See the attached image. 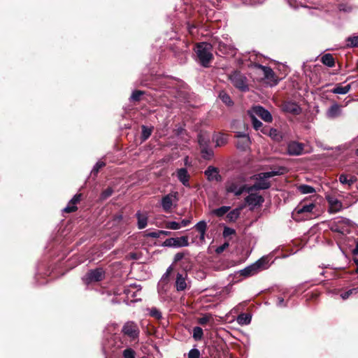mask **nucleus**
Here are the masks:
<instances>
[{
  "label": "nucleus",
  "mask_w": 358,
  "mask_h": 358,
  "mask_svg": "<svg viewBox=\"0 0 358 358\" xmlns=\"http://www.w3.org/2000/svg\"><path fill=\"white\" fill-rule=\"evenodd\" d=\"M299 190L303 194H310L315 192L314 187L308 185H302L299 187Z\"/></svg>",
  "instance_id": "obj_45"
},
{
  "label": "nucleus",
  "mask_w": 358,
  "mask_h": 358,
  "mask_svg": "<svg viewBox=\"0 0 358 358\" xmlns=\"http://www.w3.org/2000/svg\"><path fill=\"white\" fill-rule=\"evenodd\" d=\"M186 254L188 255L189 252H178V253H176L175 255V256H174V262L177 263V262H180V260H182L185 257Z\"/></svg>",
  "instance_id": "obj_56"
},
{
  "label": "nucleus",
  "mask_w": 358,
  "mask_h": 358,
  "mask_svg": "<svg viewBox=\"0 0 358 358\" xmlns=\"http://www.w3.org/2000/svg\"><path fill=\"white\" fill-rule=\"evenodd\" d=\"M200 352L198 349L194 348L189 350L188 353V358H199Z\"/></svg>",
  "instance_id": "obj_53"
},
{
  "label": "nucleus",
  "mask_w": 358,
  "mask_h": 358,
  "mask_svg": "<svg viewBox=\"0 0 358 358\" xmlns=\"http://www.w3.org/2000/svg\"><path fill=\"white\" fill-rule=\"evenodd\" d=\"M113 192H114V190L111 187H107L106 189L103 190L102 192L101 193L99 199L101 201H104V200L107 199L108 197H110L113 194Z\"/></svg>",
  "instance_id": "obj_38"
},
{
  "label": "nucleus",
  "mask_w": 358,
  "mask_h": 358,
  "mask_svg": "<svg viewBox=\"0 0 358 358\" xmlns=\"http://www.w3.org/2000/svg\"><path fill=\"white\" fill-rule=\"evenodd\" d=\"M228 247H229V243H224L222 245H220L219 247H217V249L215 250V252L217 254H220L222 252H224L225 250V249L227 248Z\"/></svg>",
  "instance_id": "obj_60"
},
{
  "label": "nucleus",
  "mask_w": 358,
  "mask_h": 358,
  "mask_svg": "<svg viewBox=\"0 0 358 358\" xmlns=\"http://www.w3.org/2000/svg\"><path fill=\"white\" fill-rule=\"evenodd\" d=\"M144 94H145L144 91L138 90H134L132 92L130 99L131 101L138 102L141 99V96L143 95Z\"/></svg>",
  "instance_id": "obj_41"
},
{
  "label": "nucleus",
  "mask_w": 358,
  "mask_h": 358,
  "mask_svg": "<svg viewBox=\"0 0 358 358\" xmlns=\"http://www.w3.org/2000/svg\"><path fill=\"white\" fill-rule=\"evenodd\" d=\"M338 8L340 11L344 13H351L353 10V6L348 3H341L338 4Z\"/></svg>",
  "instance_id": "obj_40"
},
{
  "label": "nucleus",
  "mask_w": 358,
  "mask_h": 358,
  "mask_svg": "<svg viewBox=\"0 0 358 358\" xmlns=\"http://www.w3.org/2000/svg\"><path fill=\"white\" fill-rule=\"evenodd\" d=\"M257 273L258 271L256 269L253 264L240 271V275L244 277H249Z\"/></svg>",
  "instance_id": "obj_28"
},
{
  "label": "nucleus",
  "mask_w": 358,
  "mask_h": 358,
  "mask_svg": "<svg viewBox=\"0 0 358 358\" xmlns=\"http://www.w3.org/2000/svg\"><path fill=\"white\" fill-rule=\"evenodd\" d=\"M245 182V178L243 176H238L227 181L225 189L227 193H233L234 196H238V192L243 183Z\"/></svg>",
  "instance_id": "obj_5"
},
{
  "label": "nucleus",
  "mask_w": 358,
  "mask_h": 358,
  "mask_svg": "<svg viewBox=\"0 0 358 358\" xmlns=\"http://www.w3.org/2000/svg\"><path fill=\"white\" fill-rule=\"evenodd\" d=\"M83 197V194L79 193L73 196V197L69 201L70 204H75L76 206L79 203Z\"/></svg>",
  "instance_id": "obj_52"
},
{
  "label": "nucleus",
  "mask_w": 358,
  "mask_h": 358,
  "mask_svg": "<svg viewBox=\"0 0 358 358\" xmlns=\"http://www.w3.org/2000/svg\"><path fill=\"white\" fill-rule=\"evenodd\" d=\"M173 241H174V238H167L163 242L162 245L164 247L175 248L174 242H173Z\"/></svg>",
  "instance_id": "obj_55"
},
{
  "label": "nucleus",
  "mask_w": 358,
  "mask_h": 358,
  "mask_svg": "<svg viewBox=\"0 0 358 358\" xmlns=\"http://www.w3.org/2000/svg\"><path fill=\"white\" fill-rule=\"evenodd\" d=\"M350 85H348L345 87L337 85L336 87L332 89L331 92L334 94H345L350 91Z\"/></svg>",
  "instance_id": "obj_32"
},
{
  "label": "nucleus",
  "mask_w": 358,
  "mask_h": 358,
  "mask_svg": "<svg viewBox=\"0 0 358 358\" xmlns=\"http://www.w3.org/2000/svg\"><path fill=\"white\" fill-rule=\"evenodd\" d=\"M339 182L341 183V184H343V185H348V176L344 174V173H342L339 176Z\"/></svg>",
  "instance_id": "obj_59"
},
{
  "label": "nucleus",
  "mask_w": 358,
  "mask_h": 358,
  "mask_svg": "<svg viewBox=\"0 0 358 358\" xmlns=\"http://www.w3.org/2000/svg\"><path fill=\"white\" fill-rule=\"evenodd\" d=\"M149 315L150 317L156 319L157 320H160L162 318V315L161 311L155 307L151 308L150 310Z\"/></svg>",
  "instance_id": "obj_39"
},
{
  "label": "nucleus",
  "mask_w": 358,
  "mask_h": 358,
  "mask_svg": "<svg viewBox=\"0 0 358 358\" xmlns=\"http://www.w3.org/2000/svg\"><path fill=\"white\" fill-rule=\"evenodd\" d=\"M314 208H315V205L312 202H310L309 203H300L294 210L293 215L294 217V219L297 220V215L311 213Z\"/></svg>",
  "instance_id": "obj_10"
},
{
  "label": "nucleus",
  "mask_w": 358,
  "mask_h": 358,
  "mask_svg": "<svg viewBox=\"0 0 358 358\" xmlns=\"http://www.w3.org/2000/svg\"><path fill=\"white\" fill-rule=\"evenodd\" d=\"M136 352L131 348H127L122 352L124 358H136Z\"/></svg>",
  "instance_id": "obj_43"
},
{
  "label": "nucleus",
  "mask_w": 358,
  "mask_h": 358,
  "mask_svg": "<svg viewBox=\"0 0 358 358\" xmlns=\"http://www.w3.org/2000/svg\"><path fill=\"white\" fill-rule=\"evenodd\" d=\"M175 248L187 247L189 245L187 236H182L179 238H174Z\"/></svg>",
  "instance_id": "obj_27"
},
{
  "label": "nucleus",
  "mask_w": 358,
  "mask_h": 358,
  "mask_svg": "<svg viewBox=\"0 0 358 358\" xmlns=\"http://www.w3.org/2000/svg\"><path fill=\"white\" fill-rule=\"evenodd\" d=\"M248 115L250 118L253 128L257 131L259 130L263 126L262 122L256 117V115L250 113L249 110H248Z\"/></svg>",
  "instance_id": "obj_31"
},
{
  "label": "nucleus",
  "mask_w": 358,
  "mask_h": 358,
  "mask_svg": "<svg viewBox=\"0 0 358 358\" xmlns=\"http://www.w3.org/2000/svg\"><path fill=\"white\" fill-rule=\"evenodd\" d=\"M236 231L234 229H231L228 227H225L223 231V236L224 237H228L231 235L235 234Z\"/></svg>",
  "instance_id": "obj_54"
},
{
  "label": "nucleus",
  "mask_w": 358,
  "mask_h": 358,
  "mask_svg": "<svg viewBox=\"0 0 358 358\" xmlns=\"http://www.w3.org/2000/svg\"><path fill=\"white\" fill-rule=\"evenodd\" d=\"M173 271V268L172 266H170L167 269L166 273L163 275L162 278V281L164 283H167L169 281V277L171 273Z\"/></svg>",
  "instance_id": "obj_48"
},
{
  "label": "nucleus",
  "mask_w": 358,
  "mask_h": 358,
  "mask_svg": "<svg viewBox=\"0 0 358 358\" xmlns=\"http://www.w3.org/2000/svg\"><path fill=\"white\" fill-rule=\"evenodd\" d=\"M321 62L328 67H334L335 66V59L330 53L324 54L321 57Z\"/></svg>",
  "instance_id": "obj_24"
},
{
  "label": "nucleus",
  "mask_w": 358,
  "mask_h": 358,
  "mask_svg": "<svg viewBox=\"0 0 358 358\" xmlns=\"http://www.w3.org/2000/svg\"><path fill=\"white\" fill-rule=\"evenodd\" d=\"M341 114V106L336 103H334L327 111V117L331 119L338 117Z\"/></svg>",
  "instance_id": "obj_18"
},
{
  "label": "nucleus",
  "mask_w": 358,
  "mask_h": 358,
  "mask_svg": "<svg viewBox=\"0 0 358 358\" xmlns=\"http://www.w3.org/2000/svg\"><path fill=\"white\" fill-rule=\"evenodd\" d=\"M187 276V274H185V276H183L182 273H178L176 276V287L177 291H183L187 287V283L185 281V278Z\"/></svg>",
  "instance_id": "obj_19"
},
{
  "label": "nucleus",
  "mask_w": 358,
  "mask_h": 358,
  "mask_svg": "<svg viewBox=\"0 0 358 358\" xmlns=\"http://www.w3.org/2000/svg\"><path fill=\"white\" fill-rule=\"evenodd\" d=\"M173 195L167 194L162 199V206L165 212H170L173 206Z\"/></svg>",
  "instance_id": "obj_20"
},
{
  "label": "nucleus",
  "mask_w": 358,
  "mask_h": 358,
  "mask_svg": "<svg viewBox=\"0 0 358 358\" xmlns=\"http://www.w3.org/2000/svg\"><path fill=\"white\" fill-rule=\"evenodd\" d=\"M251 321V316L248 314L242 313L237 317V322L241 325H245L250 324Z\"/></svg>",
  "instance_id": "obj_34"
},
{
  "label": "nucleus",
  "mask_w": 358,
  "mask_h": 358,
  "mask_svg": "<svg viewBox=\"0 0 358 358\" xmlns=\"http://www.w3.org/2000/svg\"><path fill=\"white\" fill-rule=\"evenodd\" d=\"M106 164L103 162H98L95 166H94L92 173L94 176H96V174L99 173V170L105 166Z\"/></svg>",
  "instance_id": "obj_50"
},
{
  "label": "nucleus",
  "mask_w": 358,
  "mask_h": 358,
  "mask_svg": "<svg viewBox=\"0 0 358 358\" xmlns=\"http://www.w3.org/2000/svg\"><path fill=\"white\" fill-rule=\"evenodd\" d=\"M219 98L222 100V101L224 103H225L228 106H232L234 104V102L231 100L230 96L224 91H222L220 92Z\"/></svg>",
  "instance_id": "obj_33"
},
{
  "label": "nucleus",
  "mask_w": 358,
  "mask_h": 358,
  "mask_svg": "<svg viewBox=\"0 0 358 358\" xmlns=\"http://www.w3.org/2000/svg\"><path fill=\"white\" fill-rule=\"evenodd\" d=\"M236 136L238 138L236 143L237 148L245 150L250 144L249 136L248 134L238 132Z\"/></svg>",
  "instance_id": "obj_14"
},
{
  "label": "nucleus",
  "mask_w": 358,
  "mask_h": 358,
  "mask_svg": "<svg viewBox=\"0 0 358 358\" xmlns=\"http://www.w3.org/2000/svg\"><path fill=\"white\" fill-rule=\"evenodd\" d=\"M352 255H358V241L356 243L355 248L352 251Z\"/></svg>",
  "instance_id": "obj_64"
},
{
  "label": "nucleus",
  "mask_w": 358,
  "mask_h": 358,
  "mask_svg": "<svg viewBox=\"0 0 358 358\" xmlns=\"http://www.w3.org/2000/svg\"><path fill=\"white\" fill-rule=\"evenodd\" d=\"M250 188H251V185H246L244 182L242 184L241 187L239 189V191L236 193L238 194V196H241L244 192H248L250 194V193H252L253 192H255V190H250Z\"/></svg>",
  "instance_id": "obj_46"
},
{
  "label": "nucleus",
  "mask_w": 358,
  "mask_h": 358,
  "mask_svg": "<svg viewBox=\"0 0 358 358\" xmlns=\"http://www.w3.org/2000/svg\"><path fill=\"white\" fill-rule=\"evenodd\" d=\"M303 143L292 141L287 145V152L292 156L300 155L303 152Z\"/></svg>",
  "instance_id": "obj_13"
},
{
  "label": "nucleus",
  "mask_w": 358,
  "mask_h": 358,
  "mask_svg": "<svg viewBox=\"0 0 358 358\" xmlns=\"http://www.w3.org/2000/svg\"><path fill=\"white\" fill-rule=\"evenodd\" d=\"M136 217L138 220L137 226L139 229H143L146 227L148 224V217L146 215L143 214L141 211L136 213Z\"/></svg>",
  "instance_id": "obj_21"
},
{
  "label": "nucleus",
  "mask_w": 358,
  "mask_h": 358,
  "mask_svg": "<svg viewBox=\"0 0 358 358\" xmlns=\"http://www.w3.org/2000/svg\"><path fill=\"white\" fill-rule=\"evenodd\" d=\"M329 203L330 204V207H329L330 213H337L339 210H341L343 207L342 203L337 199L329 200Z\"/></svg>",
  "instance_id": "obj_29"
},
{
  "label": "nucleus",
  "mask_w": 358,
  "mask_h": 358,
  "mask_svg": "<svg viewBox=\"0 0 358 358\" xmlns=\"http://www.w3.org/2000/svg\"><path fill=\"white\" fill-rule=\"evenodd\" d=\"M190 223V220L184 219L181 221L180 223L181 224V227H186Z\"/></svg>",
  "instance_id": "obj_63"
},
{
  "label": "nucleus",
  "mask_w": 358,
  "mask_h": 358,
  "mask_svg": "<svg viewBox=\"0 0 358 358\" xmlns=\"http://www.w3.org/2000/svg\"><path fill=\"white\" fill-rule=\"evenodd\" d=\"M271 128L268 126H262V127L259 129L264 134H269V129Z\"/></svg>",
  "instance_id": "obj_62"
},
{
  "label": "nucleus",
  "mask_w": 358,
  "mask_h": 358,
  "mask_svg": "<svg viewBox=\"0 0 358 358\" xmlns=\"http://www.w3.org/2000/svg\"><path fill=\"white\" fill-rule=\"evenodd\" d=\"M213 45L210 43H197L194 48L199 63L205 68L209 67L214 57L212 53Z\"/></svg>",
  "instance_id": "obj_1"
},
{
  "label": "nucleus",
  "mask_w": 358,
  "mask_h": 358,
  "mask_svg": "<svg viewBox=\"0 0 358 358\" xmlns=\"http://www.w3.org/2000/svg\"><path fill=\"white\" fill-rule=\"evenodd\" d=\"M204 175L209 182H221L222 180V177L220 174L219 169L213 166H208L204 171Z\"/></svg>",
  "instance_id": "obj_9"
},
{
  "label": "nucleus",
  "mask_w": 358,
  "mask_h": 358,
  "mask_svg": "<svg viewBox=\"0 0 358 358\" xmlns=\"http://www.w3.org/2000/svg\"><path fill=\"white\" fill-rule=\"evenodd\" d=\"M213 140L215 141L216 147H221L227 143V136L224 134H219L214 136Z\"/></svg>",
  "instance_id": "obj_30"
},
{
  "label": "nucleus",
  "mask_w": 358,
  "mask_h": 358,
  "mask_svg": "<svg viewBox=\"0 0 358 358\" xmlns=\"http://www.w3.org/2000/svg\"><path fill=\"white\" fill-rule=\"evenodd\" d=\"M203 336V329L200 327H195L193 329V338L195 341H201Z\"/></svg>",
  "instance_id": "obj_37"
},
{
  "label": "nucleus",
  "mask_w": 358,
  "mask_h": 358,
  "mask_svg": "<svg viewBox=\"0 0 358 358\" xmlns=\"http://www.w3.org/2000/svg\"><path fill=\"white\" fill-rule=\"evenodd\" d=\"M233 85L242 92H246L249 90L247 84V78L238 71H234L229 76Z\"/></svg>",
  "instance_id": "obj_4"
},
{
  "label": "nucleus",
  "mask_w": 358,
  "mask_h": 358,
  "mask_svg": "<svg viewBox=\"0 0 358 358\" xmlns=\"http://www.w3.org/2000/svg\"><path fill=\"white\" fill-rule=\"evenodd\" d=\"M210 43L211 45H213V49L216 50L217 55H219L220 53L222 55H227L231 50L229 45L218 39L213 40Z\"/></svg>",
  "instance_id": "obj_12"
},
{
  "label": "nucleus",
  "mask_w": 358,
  "mask_h": 358,
  "mask_svg": "<svg viewBox=\"0 0 358 358\" xmlns=\"http://www.w3.org/2000/svg\"><path fill=\"white\" fill-rule=\"evenodd\" d=\"M268 257H262L259 259H258L256 262H255L253 264L256 269L259 271H262L264 269H266L268 268Z\"/></svg>",
  "instance_id": "obj_22"
},
{
  "label": "nucleus",
  "mask_w": 358,
  "mask_h": 358,
  "mask_svg": "<svg viewBox=\"0 0 358 358\" xmlns=\"http://www.w3.org/2000/svg\"><path fill=\"white\" fill-rule=\"evenodd\" d=\"M165 227L169 229L177 230L181 228V224L175 221L166 222L165 223Z\"/></svg>",
  "instance_id": "obj_44"
},
{
  "label": "nucleus",
  "mask_w": 358,
  "mask_h": 358,
  "mask_svg": "<svg viewBox=\"0 0 358 358\" xmlns=\"http://www.w3.org/2000/svg\"><path fill=\"white\" fill-rule=\"evenodd\" d=\"M199 148L208 147L210 144V136L207 131H201L197 136Z\"/></svg>",
  "instance_id": "obj_17"
},
{
  "label": "nucleus",
  "mask_w": 358,
  "mask_h": 358,
  "mask_svg": "<svg viewBox=\"0 0 358 358\" xmlns=\"http://www.w3.org/2000/svg\"><path fill=\"white\" fill-rule=\"evenodd\" d=\"M241 215V209L235 208L227 213L226 220L229 222H236Z\"/></svg>",
  "instance_id": "obj_25"
},
{
  "label": "nucleus",
  "mask_w": 358,
  "mask_h": 358,
  "mask_svg": "<svg viewBox=\"0 0 358 358\" xmlns=\"http://www.w3.org/2000/svg\"><path fill=\"white\" fill-rule=\"evenodd\" d=\"M268 136L276 141H280L282 139L281 133L276 129L271 128Z\"/></svg>",
  "instance_id": "obj_36"
},
{
  "label": "nucleus",
  "mask_w": 358,
  "mask_h": 358,
  "mask_svg": "<svg viewBox=\"0 0 358 358\" xmlns=\"http://www.w3.org/2000/svg\"><path fill=\"white\" fill-rule=\"evenodd\" d=\"M245 201L248 205L261 206L264 202V198L262 195L252 192L245 198Z\"/></svg>",
  "instance_id": "obj_15"
},
{
  "label": "nucleus",
  "mask_w": 358,
  "mask_h": 358,
  "mask_svg": "<svg viewBox=\"0 0 358 358\" xmlns=\"http://www.w3.org/2000/svg\"><path fill=\"white\" fill-rule=\"evenodd\" d=\"M143 233H144L143 236L145 238L150 237V238H157L160 237L159 233H158V230H156V231H152V232H149L147 230V231H145Z\"/></svg>",
  "instance_id": "obj_51"
},
{
  "label": "nucleus",
  "mask_w": 358,
  "mask_h": 358,
  "mask_svg": "<svg viewBox=\"0 0 358 358\" xmlns=\"http://www.w3.org/2000/svg\"><path fill=\"white\" fill-rule=\"evenodd\" d=\"M282 110L294 115H298L301 113L302 108L296 102L292 101H283L281 105Z\"/></svg>",
  "instance_id": "obj_8"
},
{
  "label": "nucleus",
  "mask_w": 358,
  "mask_h": 358,
  "mask_svg": "<svg viewBox=\"0 0 358 358\" xmlns=\"http://www.w3.org/2000/svg\"><path fill=\"white\" fill-rule=\"evenodd\" d=\"M230 209H231L230 206H221L218 208L213 210V213L214 215H215L217 217H222L223 215H224L225 214H227L229 211Z\"/></svg>",
  "instance_id": "obj_35"
},
{
  "label": "nucleus",
  "mask_w": 358,
  "mask_h": 358,
  "mask_svg": "<svg viewBox=\"0 0 358 358\" xmlns=\"http://www.w3.org/2000/svg\"><path fill=\"white\" fill-rule=\"evenodd\" d=\"M357 178L355 176H350V178H348V186H351L353 185L356 181Z\"/></svg>",
  "instance_id": "obj_61"
},
{
  "label": "nucleus",
  "mask_w": 358,
  "mask_h": 358,
  "mask_svg": "<svg viewBox=\"0 0 358 358\" xmlns=\"http://www.w3.org/2000/svg\"><path fill=\"white\" fill-rule=\"evenodd\" d=\"M121 332L124 336H127L131 341L138 340L140 330L137 324L134 321L125 322L122 328Z\"/></svg>",
  "instance_id": "obj_3"
},
{
  "label": "nucleus",
  "mask_w": 358,
  "mask_h": 358,
  "mask_svg": "<svg viewBox=\"0 0 358 358\" xmlns=\"http://www.w3.org/2000/svg\"><path fill=\"white\" fill-rule=\"evenodd\" d=\"M207 224L204 220L199 222L195 226L194 228L196 231H198L200 234H206L207 230Z\"/></svg>",
  "instance_id": "obj_42"
},
{
  "label": "nucleus",
  "mask_w": 358,
  "mask_h": 358,
  "mask_svg": "<svg viewBox=\"0 0 358 358\" xmlns=\"http://www.w3.org/2000/svg\"><path fill=\"white\" fill-rule=\"evenodd\" d=\"M141 140L142 142L145 141L147 139L150 138L151 136L152 131H153V127H148L145 125H141Z\"/></svg>",
  "instance_id": "obj_26"
},
{
  "label": "nucleus",
  "mask_w": 358,
  "mask_h": 358,
  "mask_svg": "<svg viewBox=\"0 0 358 358\" xmlns=\"http://www.w3.org/2000/svg\"><path fill=\"white\" fill-rule=\"evenodd\" d=\"M347 41L348 42V45L352 48L358 47V36L348 37Z\"/></svg>",
  "instance_id": "obj_47"
},
{
  "label": "nucleus",
  "mask_w": 358,
  "mask_h": 358,
  "mask_svg": "<svg viewBox=\"0 0 358 358\" xmlns=\"http://www.w3.org/2000/svg\"><path fill=\"white\" fill-rule=\"evenodd\" d=\"M106 273L102 268H96L95 269L90 270L83 280L86 285L92 282H100L105 278Z\"/></svg>",
  "instance_id": "obj_6"
},
{
  "label": "nucleus",
  "mask_w": 358,
  "mask_h": 358,
  "mask_svg": "<svg viewBox=\"0 0 358 358\" xmlns=\"http://www.w3.org/2000/svg\"><path fill=\"white\" fill-rule=\"evenodd\" d=\"M77 210H78L77 206H76L75 204H70V201H69L68 205L66 206V207H65L63 209V212L66 213H71L76 212Z\"/></svg>",
  "instance_id": "obj_49"
},
{
  "label": "nucleus",
  "mask_w": 358,
  "mask_h": 358,
  "mask_svg": "<svg viewBox=\"0 0 358 358\" xmlns=\"http://www.w3.org/2000/svg\"><path fill=\"white\" fill-rule=\"evenodd\" d=\"M201 157L205 160H211L214 157L213 150L208 147L199 148Z\"/></svg>",
  "instance_id": "obj_23"
},
{
  "label": "nucleus",
  "mask_w": 358,
  "mask_h": 358,
  "mask_svg": "<svg viewBox=\"0 0 358 358\" xmlns=\"http://www.w3.org/2000/svg\"><path fill=\"white\" fill-rule=\"evenodd\" d=\"M283 171H272L268 172L260 173L257 176H252V178L257 180V181L251 185L250 190H255V192L258 190H264L268 189L271 187L270 182L267 181L266 179L282 174Z\"/></svg>",
  "instance_id": "obj_2"
},
{
  "label": "nucleus",
  "mask_w": 358,
  "mask_h": 358,
  "mask_svg": "<svg viewBox=\"0 0 358 358\" xmlns=\"http://www.w3.org/2000/svg\"><path fill=\"white\" fill-rule=\"evenodd\" d=\"M177 177L179 181L185 187H190L189 178L190 176L188 173L187 169L181 168L177 170Z\"/></svg>",
  "instance_id": "obj_16"
},
{
  "label": "nucleus",
  "mask_w": 358,
  "mask_h": 358,
  "mask_svg": "<svg viewBox=\"0 0 358 358\" xmlns=\"http://www.w3.org/2000/svg\"><path fill=\"white\" fill-rule=\"evenodd\" d=\"M249 111H250V113L258 116L266 122L271 123L273 121V117L271 113L262 106H254Z\"/></svg>",
  "instance_id": "obj_7"
},
{
  "label": "nucleus",
  "mask_w": 358,
  "mask_h": 358,
  "mask_svg": "<svg viewBox=\"0 0 358 358\" xmlns=\"http://www.w3.org/2000/svg\"><path fill=\"white\" fill-rule=\"evenodd\" d=\"M353 292L357 293V289H351L341 294V297L343 299H347L351 294H352Z\"/></svg>",
  "instance_id": "obj_57"
},
{
  "label": "nucleus",
  "mask_w": 358,
  "mask_h": 358,
  "mask_svg": "<svg viewBox=\"0 0 358 358\" xmlns=\"http://www.w3.org/2000/svg\"><path fill=\"white\" fill-rule=\"evenodd\" d=\"M259 68L262 70L265 79H266L269 83L273 85L278 84V80L277 78V76L271 67L259 64Z\"/></svg>",
  "instance_id": "obj_11"
},
{
  "label": "nucleus",
  "mask_w": 358,
  "mask_h": 358,
  "mask_svg": "<svg viewBox=\"0 0 358 358\" xmlns=\"http://www.w3.org/2000/svg\"><path fill=\"white\" fill-rule=\"evenodd\" d=\"M210 317L208 316V315H205L202 317H200L199 320H198V322L199 324H200L201 325H205L206 324L209 320H210Z\"/></svg>",
  "instance_id": "obj_58"
}]
</instances>
